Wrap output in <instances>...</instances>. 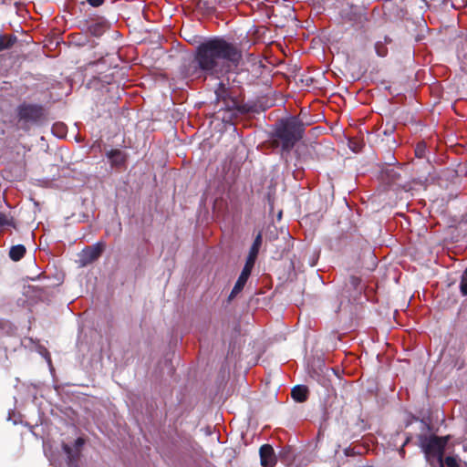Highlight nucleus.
Segmentation results:
<instances>
[{
	"label": "nucleus",
	"mask_w": 467,
	"mask_h": 467,
	"mask_svg": "<svg viewBox=\"0 0 467 467\" xmlns=\"http://www.w3.org/2000/svg\"><path fill=\"white\" fill-rule=\"evenodd\" d=\"M241 59L240 48L235 44L219 36L201 43L197 47L194 56V62L205 75L220 78L223 74H227L225 79L218 83L214 93L219 111L225 110L231 115H235L240 111L230 80L234 75L232 67H236Z\"/></svg>",
	"instance_id": "f257e3e1"
},
{
	"label": "nucleus",
	"mask_w": 467,
	"mask_h": 467,
	"mask_svg": "<svg viewBox=\"0 0 467 467\" xmlns=\"http://www.w3.org/2000/svg\"><path fill=\"white\" fill-rule=\"evenodd\" d=\"M304 124L297 118H290L281 121L275 131L276 139L280 141L282 150L289 151L300 140L304 134Z\"/></svg>",
	"instance_id": "f03ea898"
},
{
	"label": "nucleus",
	"mask_w": 467,
	"mask_h": 467,
	"mask_svg": "<svg viewBox=\"0 0 467 467\" xmlns=\"http://www.w3.org/2000/svg\"><path fill=\"white\" fill-rule=\"evenodd\" d=\"M448 437L420 436V445L431 467H444L443 454Z\"/></svg>",
	"instance_id": "7ed1b4c3"
},
{
	"label": "nucleus",
	"mask_w": 467,
	"mask_h": 467,
	"mask_svg": "<svg viewBox=\"0 0 467 467\" xmlns=\"http://www.w3.org/2000/svg\"><path fill=\"white\" fill-rule=\"evenodd\" d=\"M84 444L82 438H78L75 441L74 447L63 443V451L67 457L65 467H78V459L80 453V449ZM51 465L54 467H62V464L57 462L54 458L49 459Z\"/></svg>",
	"instance_id": "20e7f679"
},
{
	"label": "nucleus",
	"mask_w": 467,
	"mask_h": 467,
	"mask_svg": "<svg viewBox=\"0 0 467 467\" xmlns=\"http://www.w3.org/2000/svg\"><path fill=\"white\" fill-rule=\"evenodd\" d=\"M42 115V109L36 105H21L18 108V116L25 123H35Z\"/></svg>",
	"instance_id": "39448f33"
},
{
	"label": "nucleus",
	"mask_w": 467,
	"mask_h": 467,
	"mask_svg": "<svg viewBox=\"0 0 467 467\" xmlns=\"http://www.w3.org/2000/svg\"><path fill=\"white\" fill-rule=\"evenodd\" d=\"M254 265V262L249 261L246 259L245 265L229 296V300H232L234 297H235L244 287L250 275L252 272V269Z\"/></svg>",
	"instance_id": "423d86ee"
},
{
	"label": "nucleus",
	"mask_w": 467,
	"mask_h": 467,
	"mask_svg": "<svg viewBox=\"0 0 467 467\" xmlns=\"http://www.w3.org/2000/svg\"><path fill=\"white\" fill-rule=\"evenodd\" d=\"M102 253V246L99 244L84 249L78 254V265L79 266H87L97 260Z\"/></svg>",
	"instance_id": "0eeeda50"
},
{
	"label": "nucleus",
	"mask_w": 467,
	"mask_h": 467,
	"mask_svg": "<svg viewBox=\"0 0 467 467\" xmlns=\"http://www.w3.org/2000/svg\"><path fill=\"white\" fill-rule=\"evenodd\" d=\"M259 455L260 462L263 467H274L276 464V457L271 445H262L259 450Z\"/></svg>",
	"instance_id": "6e6552de"
},
{
	"label": "nucleus",
	"mask_w": 467,
	"mask_h": 467,
	"mask_svg": "<svg viewBox=\"0 0 467 467\" xmlns=\"http://www.w3.org/2000/svg\"><path fill=\"white\" fill-rule=\"evenodd\" d=\"M262 242H263L262 234L258 233V234L255 236V238L254 240L252 246L250 247L249 254H248V256L246 259L255 263L260 247L262 245Z\"/></svg>",
	"instance_id": "1a4fd4ad"
},
{
	"label": "nucleus",
	"mask_w": 467,
	"mask_h": 467,
	"mask_svg": "<svg viewBox=\"0 0 467 467\" xmlns=\"http://www.w3.org/2000/svg\"><path fill=\"white\" fill-rule=\"evenodd\" d=\"M307 388L303 385H297L291 390L292 398L297 402H304L307 399Z\"/></svg>",
	"instance_id": "9d476101"
},
{
	"label": "nucleus",
	"mask_w": 467,
	"mask_h": 467,
	"mask_svg": "<svg viewBox=\"0 0 467 467\" xmlns=\"http://www.w3.org/2000/svg\"><path fill=\"white\" fill-rule=\"evenodd\" d=\"M26 248L23 244H17L11 247L9 256L13 261H19L25 254Z\"/></svg>",
	"instance_id": "9b49d317"
},
{
	"label": "nucleus",
	"mask_w": 467,
	"mask_h": 467,
	"mask_svg": "<svg viewBox=\"0 0 467 467\" xmlns=\"http://www.w3.org/2000/svg\"><path fill=\"white\" fill-rule=\"evenodd\" d=\"M462 461L457 456H447L443 460L444 466L447 467H457Z\"/></svg>",
	"instance_id": "f8f14e48"
},
{
	"label": "nucleus",
	"mask_w": 467,
	"mask_h": 467,
	"mask_svg": "<svg viewBox=\"0 0 467 467\" xmlns=\"http://www.w3.org/2000/svg\"><path fill=\"white\" fill-rule=\"evenodd\" d=\"M460 291L462 296H467V268L462 275Z\"/></svg>",
	"instance_id": "ddd939ff"
},
{
	"label": "nucleus",
	"mask_w": 467,
	"mask_h": 467,
	"mask_svg": "<svg viewBox=\"0 0 467 467\" xmlns=\"http://www.w3.org/2000/svg\"><path fill=\"white\" fill-rule=\"evenodd\" d=\"M13 45L11 38H6L0 36V51L10 47Z\"/></svg>",
	"instance_id": "4468645a"
},
{
	"label": "nucleus",
	"mask_w": 467,
	"mask_h": 467,
	"mask_svg": "<svg viewBox=\"0 0 467 467\" xmlns=\"http://www.w3.org/2000/svg\"><path fill=\"white\" fill-rule=\"evenodd\" d=\"M10 221L9 218L3 213H0V228L4 227L5 225H9Z\"/></svg>",
	"instance_id": "2eb2a0df"
},
{
	"label": "nucleus",
	"mask_w": 467,
	"mask_h": 467,
	"mask_svg": "<svg viewBox=\"0 0 467 467\" xmlns=\"http://www.w3.org/2000/svg\"><path fill=\"white\" fill-rule=\"evenodd\" d=\"M87 2L91 6L98 7V6H99V5H101L103 4L104 0H87Z\"/></svg>",
	"instance_id": "dca6fc26"
},
{
	"label": "nucleus",
	"mask_w": 467,
	"mask_h": 467,
	"mask_svg": "<svg viewBox=\"0 0 467 467\" xmlns=\"http://www.w3.org/2000/svg\"><path fill=\"white\" fill-rule=\"evenodd\" d=\"M457 467H467V463L461 462Z\"/></svg>",
	"instance_id": "f3484780"
},
{
	"label": "nucleus",
	"mask_w": 467,
	"mask_h": 467,
	"mask_svg": "<svg viewBox=\"0 0 467 467\" xmlns=\"http://www.w3.org/2000/svg\"><path fill=\"white\" fill-rule=\"evenodd\" d=\"M357 282H358V278H356V277H352V283H353V285H356V284H357Z\"/></svg>",
	"instance_id": "a211bd4d"
},
{
	"label": "nucleus",
	"mask_w": 467,
	"mask_h": 467,
	"mask_svg": "<svg viewBox=\"0 0 467 467\" xmlns=\"http://www.w3.org/2000/svg\"><path fill=\"white\" fill-rule=\"evenodd\" d=\"M59 127H60V125H55V126L53 127V131L55 132V130H56V129H58Z\"/></svg>",
	"instance_id": "6ab92c4d"
},
{
	"label": "nucleus",
	"mask_w": 467,
	"mask_h": 467,
	"mask_svg": "<svg viewBox=\"0 0 467 467\" xmlns=\"http://www.w3.org/2000/svg\"><path fill=\"white\" fill-rule=\"evenodd\" d=\"M379 57H383L384 54L380 53L379 50L377 51Z\"/></svg>",
	"instance_id": "aec40b11"
}]
</instances>
